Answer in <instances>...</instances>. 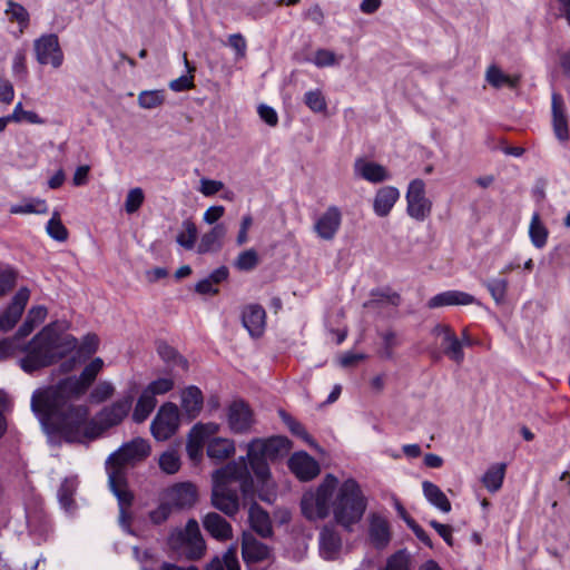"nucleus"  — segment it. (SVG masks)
Listing matches in <instances>:
<instances>
[{
  "label": "nucleus",
  "mask_w": 570,
  "mask_h": 570,
  "mask_svg": "<svg viewBox=\"0 0 570 570\" xmlns=\"http://www.w3.org/2000/svg\"><path fill=\"white\" fill-rule=\"evenodd\" d=\"M366 507L367 499L356 480L350 478L340 483L333 474H327L301 499V510L307 520H324L332 513L336 524L347 531L362 520Z\"/></svg>",
  "instance_id": "1"
},
{
  "label": "nucleus",
  "mask_w": 570,
  "mask_h": 570,
  "mask_svg": "<svg viewBox=\"0 0 570 570\" xmlns=\"http://www.w3.org/2000/svg\"><path fill=\"white\" fill-rule=\"evenodd\" d=\"M134 397L127 395L102 407L95 417H90L87 405L70 407L68 415L55 423H49L43 432L50 440L62 439L67 443L89 444L100 438L108 429L116 426L129 413Z\"/></svg>",
  "instance_id": "2"
},
{
  "label": "nucleus",
  "mask_w": 570,
  "mask_h": 570,
  "mask_svg": "<svg viewBox=\"0 0 570 570\" xmlns=\"http://www.w3.org/2000/svg\"><path fill=\"white\" fill-rule=\"evenodd\" d=\"M104 367L100 357L94 358L81 371L79 376H68L56 385L37 389L31 396V411L40 422L42 430L49 423L68 415L70 407H77L73 400L80 399L95 382Z\"/></svg>",
  "instance_id": "3"
},
{
  "label": "nucleus",
  "mask_w": 570,
  "mask_h": 570,
  "mask_svg": "<svg viewBox=\"0 0 570 570\" xmlns=\"http://www.w3.org/2000/svg\"><path fill=\"white\" fill-rule=\"evenodd\" d=\"M58 322L46 325L31 341L20 346L13 337L0 340V361L22 351L26 355L19 361L26 373H33L50 366L73 351L78 341L72 335L58 331Z\"/></svg>",
  "instance_id": "4"
},
{
  "label": "nucleus",
  "mask_w": 570,
  "mask_h": 570,
  "mask_svg": "<svg viewBox=\"0 0 570 570\" xmlns=\"http://www.w3.org/2000/svg\"><path fill=\"white\" fill-rule=\"evenodd\" d=\"M253 487L245 458H239L213 473L212 504L227 517H234L240 508L238 492L246 497Z\"/></svg>",
  "instance_id": "5"
},
{
  "label": "nucleus",
  "mask_w": 570,
  "mask_h": 570,
  "mask_svg": "<svg viewBox=\"0 0 570 570\" xmlns=\"http://www.w3.org/2000/svg\"><path fill=\"white\" fill-rule=\"evenodd\" d=\"M291 450V441L286 436L254 439L247 444L245 461L258 481L265 482L271 476L269 463L283 459Z\"/></svg>",
  "instance_id": "6"
},
{
  "label": "nucleus",
  "mask_w": 570,
  "mask_h": 570,
  "mask_svg": "<svg viewBox=\"0 0 570 570\" xmlns=\"http://www.w3.org/2000/svg\"><path fill=\"white\" fill-rule=\"evenodd\" d=\"M149 453L150 445L145 439L136 438L125 443L116 452L110 454L106 461L108 480L110 481L112 472H117L120 474L124 485H127L126 466L145 460Z\"/></svg>",
  "instance_id": "7"
},
{
  "label": "nucleus",
  "mask_w": 570,
  "mask_h": 570,
  "mask_svg": "<svg viewBox=\"0 0 570 570\" xmlns=\"http://www.w3.org/2000/svg\"><path fill=\"white\" fill-rule=\"evenodd\" d=\"M173 547L180 548L189 560L200 559L206 550L205 540L202 537L198 522L190 519L185 529L177 530L170 537Z\"/></svg>",
  "instance_id": "8"
},
{
  "label": "nucleus",
  "mask_w": 570,
  "mask_h": 570,
  "mask_svg": "<svg viewBox=\"0 0 570 570\" xmlns=\"http://www.w3.org/2000/svg\"><path fill=\"white\" fill-rule=\"evenodd\" d=\"M179 426V410L175 403L163 404L150 424L153 436L158 441L171 438Z\"/></svg>",
  "instance_id": "9"
},
{
  "label": "nucleus",
  "mask_w": 570,
  "mask_h": 570,
  "mask_svg": "<svg viewBox=\"0 0 570 570\" xmlns=\"http://www.w3.org/2000/svg\"><path fill=\"white\" fill-rule=\"evenodd\" d=\"M406 212L415 220L423 222L431 214L432 203L425 196V184L422 179L410 183L406 191Z\"/></svg>",
  "instance_id": "10"
},
{
  "label": "nucleus",
  "mask_w": 570,
  "mask_h": 570,
  "mask_svg": "<svg viewBox=\"0 0 570 570\" xmlns=\"http://www.w3.org/2000/svg\"><path fill=\"white\" fill-rule=\"evenodd\" d=\"M36 59L40 65H51L59 68L63 62V52L55 33L43 35L33 43Z\"/></svg>",
  "instance_id": "11"
},
{
  "label": "nucleus",
  "mask_w": 570,
  "mask_h": 570,
  "mask_svg": "<svg viewBox=\"0 0 570 570\" xmlns=\"http://www.w3.org/2000/svg\"><path fill=\"white\" fill-rule=\"evenodd\" d=\"M432 334L441 338L443 353L456 364L464 360L463 343L456 336L453 328L448 324H436L432 328Z\"/></svg>",
  "instance_id": "12"
},
{
  "label": "nucleus",
  "mask_w": 570,
  "mask_h": 570,
  "mask_svg": "<svg viewBox=\"0 0 570 570\" xmlns=\"http://www.w3.org/2000/svg\"><path fill=\"white\" fill-rule=\"evenodd\" d=\"M29 297L30 291L27 287H22L16 293L10 304L0 314L1 332L7 333L16 326L26 308Z\"/></svg>",
  "instance_id": "13"
},
{
  "label": "nucleus",
  "mask_w": 570,
  "mask_h": 570,
  "mask_svg": "<svg viewBox=\"0 0 570 570\" xmlns=\"http://www.w3.org/2000/svg\"><path fill=\"white\" fill-rule=\"evenodd\" d=\"M227 421L232 432L236 434L249 432L254 424L253 412L249 405L242 400L234 401L228 406Z\"/></svg>",
  "instance_id": "14"
},
{
  "label": "nucleus",
  "mask_w": 570,
  "mask_h": 570,
  "mask_svg": "<svg viewBox=\"0 0 570 570\" xmlns=\"http://www.w3.org/2000/svg\"><path fill=\"white\" fill-rule=\"evenodd\" d=\"M164 499L174 510H183L195 504L197 500V491L189 482L178 483L165 492Z\"/></svg>",
  "instance_id": "15"
},
{
  "label": "nucleus",
  "mask_w": 570,
  "mask_h": 570,
  "mask_svg": "<svg viewBox=\"0 0 570 570\" xmlns=\"http://www.w3.org/2000/svg\"><path fill=\"white\" fill-rule=\"evenodd\" d=\"M342 224V213L338 207L330 206L315 222L314 232L324 240H332Z\"/></svg>",
  "instance_id": "16"
},
{
  "label": "nucleus",
  "mask_w": 570,
  "mask_h": 570,
  "mask_svg": "<svg viewBox=\"0 0 570 570\" xmlns=\"http://www.w3.org/2000/svg\"><path fill=\"white\" fill-rule=\"evenodd\" d=\"M354 176L371 184H380L391 178L389 170L381 164L367 160L363 157L356 158L353 165Z\"/></svg>",
  "instance_id": "17"
},
{
  "label": "nucleus",
  "mask_w": 570,
  "mask_h": 570,
  "mask_svg": "<svg viewBox=\"0 0 570 570\" xmlns=\"http://www.w3.org/2000/svg\"><path fill=\"white\" fill-rule=\"evenodd\" d=\"M110 490L116 495L119 504V522L124 528H129V514L127 513V508L131 505L132 494L127 489V485H124L120 474L117 472H112L110 475Z\"/></svg>",
  "instance_id": "18"
},
{
  "label": "nucleus",
  "mask_w": 570,
  "mask_h": 570,
  "mask_svg": "<svg viewBox=\"0 0 570 570\" xmlns=\"http://www.w3.org/2000/svg\"><path fill=\"white\" fill-rule=\"evenodd\" d=\"M291 471L303 481H309L318 475L320 465L306 452L294 453L288 460Z\"/></svg>",
  "instance_id": "19"
},
{
  "label": "nucleus",
  "mask_w": 570,
  "mask_h": 570,
  "mask_svg": "<svg viewBox=\"0 0 570 570\" xmlns=\"http://www.w3.org/2000/svg\"><path fill=\"white\" fill-rule=\"evenodd\" d=\"M217 431V425L214 423L209 424H196L188 435L186 450L188 456L193 461H197L202 458L203 446L206 438L209 434H214Z\"/></svg>",
  "instance_id": "20"
},
{
  "label": "nucleus",
  "mask_w": 570,
  "mask_h": 570,
  "mask_svg": "<svg viewBox=\"0 0 570 570\" xmlns=\"http://www.w3.org/2000/svg\"><path fill=\"white\" fill-rule=\"evenodd\" d=\"M242 323L252 337H261L266 325L265 309L258 304L246 306L242 313Z\"/></svg>",
  "instance_id": "21"
},
{
  "label": "nucleus",
  "mask_w": 570,
  "mask_h": 570,
  "mask_svg": "<svg viewBox=\"0 0 570 570\" xmlns=\"http://www.w3.org/2000/svg\"><path fill=\"white\" fill-rule=\"evenodd\" d=\"M471 304H479L473 295L461 291H446L431 297L428 302V307L438 308Z\"/></svg>",
  "instance_id": "22"
},
{
  "label": "nucleus",
  "mask_w": 570,
  "mask_h": 570,
  "mask_svg": "<svg viewBox=\"0 0 570 570\" xmlns=\"http://www.w3.org/2000/svg\"><path fill=\"white\" fill-rule=\"evenodd\" d=\"M242 553L247 563H256L267 560L271 557V549L252 534H244Z\"/></svg>",
  "instance_id": "23"
},
{
  "label": "nucleus",
  "mask_w": 570,
  "mask_h": 570,
  "mask_svg": "<svg viewBox=\"0 0 570 570\" xmlns=\"http://www.w3.org/2000/svg\"><path fill=\"white\" fill-rule=\"evenodd\" d=\"M368 535L372 544L382 550L391 541L389 522L381 515L372 514L370 519Z\"/></svg>",
  "instance_id": "24"
},
{
  "label": "nucleus",
  "mask_w": 570,
  "mask_h": 570,
  "mask_svg": "<svg viewBox=\"0 0 570 570\" xmlns=\"http://www.w3.org/2000/svg\"><path fill=\"white\" fill-rule=\"evenodd\" d=\"M400 197V191L393 186L380 188L373 200V210L379 217H385L390 214Z\"/></svg>",
  "instance_id": "25"
},
{
  "label": "nucleus",
  "mask_w": 570,
  "mask_h": 570,
  "mask_svg": "<svg viewBox=\"0 0 570 570\" xmlns=\"http://www.w3.org/2000/svg\"><path fill=\"white\" fill-rule=\"evenodd\" d=\"M203 525L217 540H228L232 538V525L224 517L216 512L207 513L203 519Z\"/></svg>",
  "instance_id": "26"
},
{
  "label": "nucleus",
  "mask_w": 570,
  "mask_h": 570,
  "mask_svg": "<svg viewBox=\"0 0 570 570\" xmlns=\"http://www.w3.org/2000/svg\"><path fill=\"white\" fill-rule=\"evenodd\" d=\"M226 233L227 229L224 224H216L208 233L202 236L197 252L199 254L218 252L222 248V239Z\"/></svg>",
  "instance_id": "27"
},
{
  "label": "nucleus",
  "mask_w": 570,
  "mask_h": 570,
  "mask_svg": "<svg viewBox=\"0 0 570 570\" xmlns=\"http://www.w3.org/2000/svg\"><path fill=\"white\" fill-rule=\"evenodd\" d=\"M204 397L202 391L190 385L181 393V407L185 413L190 417H196L203 409Z\"/></svg>",
  "instance_id": "28"
},
{
  "label": "nucleus",
  "mask_w": 570,
  "mask_h": 570,
  "mask_svg": "<svg viewBox=\"0 0 570 570\" xmlns=\"http://www.w3.org/2000/svg\"><path fill=\"white\" fill-rule=\"evenodd\" d=\"M248 518L253 530L261 537L267 538L272 534L273 530L269 515L257 503L250 505Z\"/></svg>",
  "instance_id": "29"
},
{
  "label": "nucleus",
  "mask_w": 570,
  "mask_h": 570,
  "mask_svg": "<svg viewBox=\"0 0 570 570\" xmlns=\"http://www.w3.org/2000/svg\"><path fill=\"white\" fill-rule=\"evenodd\" d=\"M563 100L559 94L552 95V118L553 129L559 140H567L569 137L568 124L563 114Z\"/></svg>",
  "instance_id": "30"
},
{
  "label": "nucleus",
  "mask_w": 570,
  "mask_h": 570,
  "mask_svg": "<svg viewBox=\"0 0 570 570\" xmlns=\"http://www.w3.org/2000/svg\"><path fill=\"white\" fill-rule=\"evenodd\" d=\"M422 489L424 497L432 505L444 513L451 511V502L446 498L445 493L436 484L430 481H424L422 483Z\"/></svg>",
  "instance_id": "31"
},
{
  "label": "nucleus",
  "mask_w": 570,
  "mask_h": 570,
  "mask_svg": "<svg viewBox=\"0 0 570 570\" xmlns=\"http://www.w3.org/2000/svg\"><path fill=\"white\" fill-rule=\"evenodd\" d=\"M485 79L493 88L500 89L502 87H509L514 89L519 85L520 76H509L499 67L492 65L485 72Z\"/></svg>",
  "instance_id": "32"
},
{
  "label": "nucleus",
  "mask_w": 570,
  "mask_h": 570,
  "mask_svg": "<svg viewBox=\"0 0 570 570\" xmlns=\"http://www.w3.org/2000/svg\"><path fill=\"white\" fill-rule=\"evenodd\" d=\"M77 487L78 482L76 478H66L58 489V501L66 512H72L76 509L73 495Z\"/></svg>",
  "instance_id": "33"
},
{
  "label": "nucleus",
  "mask_w": 570,
  "mask_h": 570,
  "mask_svg": "<svg viewBox=\"0 0 570 570\" xmlns=\"http://www.w3.org/2000/svg\"><path fill=\"white\" fill-rule=\"evenodd\" d=\"M234 452V442L228 439L215 438L207 445V455L210 459L225 460L233 455Z\"/></svg>",
  "instance_id": "34"
},
{
  "label": "nucleus",
  "mask_w": 570,
  "mask_h": 570,
  "mask_svg": "<svg viewBox=\"0 0 570 570\" xmlns=\"http://www.w3.org/2000/svg\"><path fill=\"white\" fill-rule=\"evenodd\" d=\"M321 549L327 557L337 552L342 546L341 537L333 527L325 525L320 532Z\"/></svg>",
  "instance_id": "35"
},
{
  "label": "nucleus",
  "mask_w": 570,
  "mask_h": 570,
  "mask_svg": "<svg viewBox=\"0 0 570 570\" xmlns=\"http://www.w3.org/2000/svg\"><path fill=\"white\" fill-rule=\"evenodd\" d=\"M206 570H239V562L234 547L228 548L222 557H215Z\"/></svg>",
  "instance_id": "36"
},
{
  "label": "nucleus",
  "mask_w": 570,
  "mask_h": 570,
  "mask_svg": "<svg viewBox=\"0 0 570 570\" xmlns=\"http://www.w3.org/2000/svg\"><path fill=\"white\" fill-rule=\"evenodd\" d=\"M4 13L10 22H17L19 24L21 32L28 28L30 16L22 4L13 0H8Z\"/></svg>",
  "instance_id": "37"
},
{
  "label": "nucleus",
  "mask_w": 570,
  "mask_h": 570,
  "mask_svg": "<svg viewBox=\"0 0 570 570\" xmlns=\"http://www.w3.org/2000/svg\"><path fill=\"white\" fill-rule=\"evenodd\" d=\"M505 474V464H494L488 469L482 478L483 485L490 491H498L503 483Z\"/></svg>",
  "instance_id": "38"
},
{
  "label": "nucleus",
  "mask_w": 570,
  "mask_h": 570,
  "mask_svg": "<svg viewBox=\"0 0 570 570\" xmlns=\"http://www.w3.org/2000/svg\"><path fill=\"white\" fill-rule=\"evenodd\" d=\"M156 404V399H151L149 395L142 392L139 399L137 400L136 406L134 409L132 420L136 423H142L154 411Z\"/></svg>",
  "instance_id": "39"
},
{
  "label": "nucleus",
  "mask_w": 570,
  "mask_h": 570,
  "mask_svg": "<svg viewBox=\"0 0 570 570\" xmlns=\"http://www.w3.org/2000/svg\"><path fill=\"white\" fill-rule=\"evenodd\" d=\"M529 235L532 244L537 248H542L547 244L548 239V229L541 223L540 216L538 213L533 214L529 227Z\"/></svg>",
  "instance_id": "40"
},
{
  "label": "nucleus",
  "mask_w": 570,
  "mask_h": 570,
  "mask_svg": "<svg viewBox=\"0 0 570 570\" xmlns=\"http://www.w3.org/2000/svg\"><path fill=\"white\" fill-rule=\"evenodd\" d=\"M411 554L406 549H401L390 556L386 564L381 570H411Z\"/></svg>",
  "instance_id": "41"
},
{
  "label": "nucleus",
  "mask_w": 570,
  "mask_h": 570,
  "mask_svg": "<svg viewBox=\"0 0 570 570\" xmlns=\"http://www.w3.org/2000/svg\"><path fill=\"white\" fill-rule=\"evenodd\" d=\"M46 230L48 235L57 242H66L68 239V229L61 223L58 212H53L52 217L47 224Z\"/></svg>",
  "instance_id": "42"
},
{
  "label": "nucleus",
  "mask_w": 570,
  "mask_h": 570,
  "mask_svg": "<svg viewBox=\"0 0 570 570\" xmlns=\"http://www.w3.org/2000/svg\"><path fill=\"white\" fill-rule=\"evenodd\" d=\"M165 101L164 90H146L138 96V105L144 109H153L161 106Z\"/></svg>",
  "instance_id": "43"
},
{
  "label": "nucleus",
  "mask_w": 570,
  "mask_h": 570,
  "mask_svg": "<svg viewBox=\"0 0 570 570\" xmlns=\"http://www.w3.org/2000/svg\"><path fill=\"white\" fill-rule=\"evenodd\" d=\"M48 212V206L42 199H32L21 205H12L10 207V213L18 214H46Z\"/></svg>",
  "instance_id": "44"
},
{
  "label": "nucleus",
  "mask_w": 570,
  "mask_h": 570,
  "mask_svg": "<svg viewBox=\"0 0 570 570\" xmlns=\"http://www.w3.org/2000/svg\"><path fill=\"white\" fill-rule=\"evenodd\" d=\"M183 227L185 232H181L177 235L176 242L186 249H191L195 245L197 237V227L195 223L189 219L183 222Z\"/></svg>",
  "instance_id": "45"
},
{
  "label": "nucleus",
  "mask_w": 570,
  "mask_h": 570,
  "mask_svg": "<svg viewBox=\"0 0 570 570\" xmlns=\"http://www.w3.org/2000/svg\"><path fill=\"white\" fill-rule=\"evenodd\" d=\"M159 468L167 474H175L180 469V459L176 450L165 451L159 458Z\"/></svg>",
  "instance_id": "46"
},
{
  "label": "nucleus",
  "mask_w": 570,
  "mask_h": 570,
  "mask_svg": "<svg viewBox=\"0 0 570 570\" xmlns=\"http://www.w3.org/2000/svg\"><path fill=\"white\" fill-rule=\"evenodd\" d=\"M115 387L108 381L99 382L90 392L89 401L94 404H100L114 395Z\"/></svg>",
  "instance_id": "47"
},
{
  "label": "nucleus",
  "mask_w": 570,
  "mask_h": 570,
  "mask_svg": "<svg viewBox=\"0 0 570 570\" xmlns=\"http://www.w3.org/2000/svg\"><path fill=\"white\" fill-rule=\"evenodd\" d=\"M304 102L313 112H325L327 110L326 99L320 89L305 92Z\"/></svg>",
  "instance_id": "48"
},
{
  "label": "nucleus",
  "mask_w": 570,
  "mask_h": 570,
  "mask_svg": "<svg viewBox=\"0 0 570 570\" xmlns=\"http://www.w3.org/2000/svg\"><path fill=\"white\" fill-rule=\"evenodd\" d=\"M485 287L490 292L492 298L497 304H502L505 301L508 281L504 278H494L484 282Z\"/></svg>",
  "instance_id": "49"
},
{
  "label": "nucleus",
  "mask_w": 570,
  "mask_h": 570,
  "mask_svg": "<svg viewBox=\"0 0 570 570\" xmlns=\"http://www.w3.org/2000/svg\"><path fill=\"white\" fill-rule=\"evenodd\" d=\"M157 352L165 362H173L175 365H179L183 368L187 370V360L179 355L177 351L167 343H160L157 347Z\"/></svg>",
  "instance_id": "50"
},
{
  "label": "nucleus",
  "mask_w": 570,
  "mask_h": 570,
  "mask_svg": "<svg viewBox=\"0 0 570 570\" xmlns=\"http://www.w3.org/2000/svg\"><path fill=\"white\" fill-rule=\"evenodd\" d=\"M278 414H279V417L282 419V421L287 425V428L294 435L302 438L303 440L307 441L309 444H314L312 438L309 436V434L306 432V430L299 422H297L294 417H292L284 410H279Z\"/></svg>",
  "instance_id": "51"
},
{
  "label": "nucleus",
  "mask_w": 570,
  "mask_h": 570,
  "mask_svg": "<svg viewBox=\"0 0 570 570\" xmlns=\"http://www.w3.org/2000/svg\"><path fill=\"white\" fill-rule=\"evenodd\" d=\"M258 254L254 248L242 252L235 261V267L239 271H252L258 265Z\"/></svg>",
  "instance_id": "52"
},
{
  "label": "nucleus",
  "mask_w": 570,
  "mask_h": 570,
  "mask_svg": "<svg viewBox=\"0 0 570 570\" xmlns=\"http://www.w3.org/2000/svg\"><path fill=\"white\" fill-rule=\"evenodd\" d=\"M174 387V381L170 379H158L150 382L147 387L142 391L151 399H156V395H161L169 392Z\"/></svg>",
  "instance_id": "53"
},
{
  "label": "nucleus",
  "mask_w": 570,
  "mask_h": 570,
  "mask_svg": "<svg viewBox=\"0 0 570 570\" xmlns=\"http://www.w3.org/2000/svg\"><path fill=\"white\" fill-rule=\"evenodd\" d=\"M145 199V195L141 188L136 187L128 191L126 202H125V209L128 214L136 213L140 206L142 205Z\"/></svg>",
  "instance_id": "54"
},
{
  "label": "nucleus",
  "mask_w": 570,
  "mask_h": 570,
  "mask_svg": "<svg viewBox=\"0 0 570 570\" xmlns=\"http://www.w3.org/2000/svg\"><path fill=\"white\" fill-rule=\"evenodd\" d=\"M10 118L13 119L14 122H20L23 120L29 124H42L43 122V120L35 111L23 110L21 102L17 104L13 112L10 115Z\"/></svg>",
  "instance_id": "55"
},
{
  "label": "nucleus",
  "mask_w": 570,
  "mask_h": 570,
  "mask_svg": "<svg viewBox=\"0 0 570 570\" xmlns=\"http://www.w3.org/2000/svg\"><path fill=\"white\" fill-rule=\"evenodd\" d=\"M173 511L171 505L163 498L160 505L150 512V519L155 524H160L169 518Z\"/></svg>",
  "instance_id": "56"
},
{
  "label": "nucleus",
  "mask_w": 570,
  "mask_h": 570,
  "mask_svg": "<svg viewBox=\"0 0 570 570\" xmlns=\"http://www.w3.org/2000/svg\"><path fill=\"white\" fill-rule=\"evenodd\" d=\"M99 346V338L96 334L89 333L83 338L79 346V353L90 356L96 353Z\"/></svg>",
  "instance_id": "57"
},
{
  "label": "nucleus",
  "mask_w": 570,
  "mask_h": 570,
  "mask_svg": "<svg viewBox=\"0 0 570 570\" xmlns=\"http://www.w3.org/2000/svg\"><path fill=\"white\" fill-rule=\"evenodd\" d=\"M229 47L235 50L236 58H244L246 56V40L240 33H233L228 37Z\"/></svg>",
  "instance_id": "58"
},
{
  "label": "nucleus",
  "mask_w": 570,
  "mask_h": 570,
  "mask_svg": "<svg viewBox=\"0 0 570 570\" xmlns=\"http://www.w3.org/2000/svg\"><path fill=\"white\" fill-rule=\"evenodd\" d=\"M223 188H224V183L220 180H213V179H207V178L200 179L199 191L204 196H213V195L217 194L218 191H220Z\"/></svg>",
  "instance_id": "59"
},
{
  "label": "nucleus",
  "mask_w": 570,
  "mask_h": 570,
  "mask_svg": "<svg viewBox=\"0 0 570 570\" xmlns=\"http://www.w3.org/2000/svg\"><path fill=\"white\" fill-rule=\"evenodd\" d=\"M314 63L317 67H328L336 63L335 53L326 49H320L314 57Z\"/></svg>",
  "instance_id": "60"
},
{
  "label": "nucleus",
  "mask_w": 570,
  "mask_h": 570,
  "mask_svg": "<svg viewBox=\"0 0 570 570\" xmlns=\"http://www.w3.org/2000/svg\"><path fill=\"white\" fill-rule=\"evenodd\" d=\"M258 115L263 121H265L268 126L275 127L278 122V116L274 108L267 105H259Z\"/></svg>",
  "instance_id": "61"
},
{
  "label": "nucleus",
  "mask_w": 570,
  "mask_h": 570,
  "mask_svg": "<svg viewBox=\"0 0 570 570\" xmlns=\"http://www.w3.org/2000/svg\"><path fill=\"white\" fill-rule=\"evenodd\" d=\"M430 525L439 533L448 546H453L452 528L450 525L440 523L435 520L430 521Z\"/></svg>",
  "instance_id": "62"
},
{
  "label": "nucleus",
  "mask_w": 570,
  "mask_h": 570,
  "mask_svg": "<svg viewBox=\"0 0 570 570\" xmlns=\"http://www.w3.org/2000/svg\"><path fill=\"white\" fill-rule=\"evenodd\" d=\"M193 76H180L169 82V88L173 91L180 92L193 88Z\"/></svg>",
  "instance_id": "63"
},
{
  "label": "nucleus",
  "mask_w": 570,
  "mask_h": 570,
  "mask_svg": "<svg viewBox=\"0 0 570 570\" xmlns=\"http://www.w3.org/2000/svg\"><path fill=\"white\" fill-rule=\"evenodd\" d=\"M252 225H253L252 216L250 215H245L242 218L240 228H239V232H238V235H237V238H236V243H237L238 246L244 245L248 240L247 233H248V229L250 228Z\"/></svg>",
  "instance_id": "64"
}]
</instances>
